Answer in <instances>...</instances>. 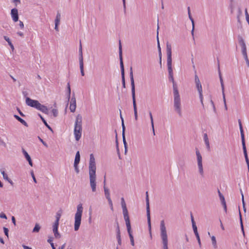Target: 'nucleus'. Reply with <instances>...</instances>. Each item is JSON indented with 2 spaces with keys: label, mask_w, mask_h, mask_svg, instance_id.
Returning a JSON list of instances; mask_svg holds the SVG:
<instances>
[{
  "label": "nucleus",
  "mask_w": 249,
  "mask_h": 249,
  "mask_svg": "<svg viewBox=\"0 0 249 249\" xmlns=\"http://www.w3.org/2000/svg\"><path fill=\"white\" fill-rule=\"evenodd\" d=\"M79 66H84L83 54L79 55Z\"/></svg>",
  "instance_id": "obj_37"
},
{
  "label": "nucleus",
  "mask_w": 249,
  "mask_h": 249,
  "mask_svg": "<svg viewBox=\"0 0 249 249\" xmlns=\"http://www.w3.org/2000/svg\"><path fill=\"white\" fill-rule=\"evenodd\" d=\"M166 52H167V65L169 74H173L172 67V47L171 45L167 42L166 43Z\"/></svg>",
  "instance_id": "obj_7"
},
{
  "label": "nucleus",
  "mask_w": 249,
  "mask_h": 249,
  "mask_svg": "<svg viewBox=\"0 0 249 249\" xmlns=\"http://www.w3.org/2000/svg\"><path fill=\"white\" fill-rule=\"evenodd\" d=\"M81 74L82 76H84L85 73L84 71V66H80Z\"/></svg>",
  "instance_id": "obj_55"
},
{
  "label": "nucleus",
  "mask_w": 249,
  "mask_h": 249,
  "mask_svg": "<svg viewBox=\"0 0 249 249\" xmlns=\"http://www.w3.org/2000/svg\"><path fill=\"white\" fill-rule=\"evenodd\" d=\"M11 15L12 19L14 22H17L18 20V11L16 8H13L11 10Z\"/></svg>",
  "instance_id": "obj_18"
},
{
  "label": "nucleus",
  "mask_w": 249,
  "mask_h": 249,
  "mask_svg": "<svg viewBox=\"0 0 249 249\" xmlns=\"http://www.w3.org/2000/svg\"><path fill=\"white\" fill-rule=\"evenodd\" d=\"M242 146H243V152H244V156H245V159H246V162H247V164H249V159H248V157L247 151V149H246V147L245 142L242 143Z\"/></svg>",
  "instance_id": "obj_24"
},
{
  "label": "nucleus",
  "mask_w": 249,
  "mask_h": 249,
  "mask_svg": "<svg viewBox=\"0 0 249 249\" xmlns=\"http://www.w3.org/2000/svg\"><path fill=\"white\" fill-rule=\"evenodd\" d=\"M40 229V226L37 223H36L35 225V227L34 228L33 230V232H39V230Z\"/></svg>",
  "instance_id": "obj_31"
},
{
  "label": "nucleus",
  "mask_w": 249,
  "mask_h": 249,
  "mask_svg": "<svg viewBox=\"0 0 249 249\" xmlns=\"http://www.w3.org/2000/svg\"><path fill=\"white\" fill-rule=\"evenodd\" d=\"M196 155L197 157L198 167L199 168V171H203V167L202 163V157L198 150H196Z\"/></svg>",
  "instance_id": "obj_15"
},
{
  "label": "nucleus",
  "mask_w": 249,
  "mask_h": 249,
  "mask_svg": "<svg viewBox=\"0 0 249 249\" xmlns=\"http://www.w3.org/2000/svg\"><path fill=\"white\" fill-rule=\"evenodd\" d=\"M129 76H130V81H131V93H132V100H133V108H134V116H135V120H137L138 113H137V105H136V98H135V83H134V80L133 74V69H132V67H131L130 68Z\"/></svg>",
  "instance_id": "obj_3"
},
{
  "label": "nucleus",
  "mask_w": 249,
  "mask_h": 249,
  "mask_svg": "<svg viewBox=\"0 0 249 249\" xmlns=\"http://www.w3.org/2000/svg\"><path fill=\"white\" fill-rule=\"evenodd\" d=\"M195 80L196 85V87L197 89V90L199 92V98L202 106H203V95H202V86L198 78V76L196 74V71H195Z\"/></svg>",
  "instance_id": "obj_10"
},
{
  "label": "nucleus",
  "mask_w": 249,
  "mask_h": 249,
  "mask_svg": "<svg viewBox=\"0 0 249 249\" xmlns=\"http://www.w3.org/2000/svg\"><path fill=\"white\" fill-rule=\"evenodd\" d=\"M195 235H196V239H197V240L199 246L200 248H201V243L200 239V237H199V234H196Z\"/></svg>",
  "instance_id": "obj_41"
},
{
  "label": "nucleus",
  "mask_w": 249,
  "mask_h": 249,
  "mask_svg": "<svg viewBox=\"0 0 249 249\" xmlns=\"http://www.w3.org/2000/svg\"><path fill=\"white\" fill-rule=\"evenodd\" d=\"M146 215L147 218V223L148 225V229L151 233V219H150V206H149V201L148 198V192H146Z\"/></svg>",
  "instance_id": "obj_9"
},
{
  "label": "nucleus",
  "mask_w": 249,
  "mask_h": 249,
  "mask_svg": "<svg viewBox=\"0 0 249 249\" xmlns=\"http://www.w3.org/2000/svg\"><path fill=\"white\" fill-rule=\"evenodd\" d=\"M80 155L79 151H77L76 153L75 160H74V166L75 168V170L76 171H78L77 166L78 164L80 162Z\"/></svg>",
  "instance_id": "obj_20"
},
{
  "label": "nucleus",
  "mask_w": 249,
  "mask_h": 249,
  "mask_svg": "<svg viewBox=\"0 0 249 249\" xmlns=\"http://www.w3.org/2000/svg\"><path fill=\"white\" fill-rule=\"evenodd\" d=\"M107 199L108 200V203H109V205H112V200L110 198V197H107Z\"/></svg>",
  "instance_id": "obj_61"
},
{
  "label": "nucleus",
  "mask_w": 249,
  "mask_h": 249,
  "mask_svg": "<svg viewBox=\"0 0 249 249\" xmlns=\"http://www.w3.org/2000/svg\"><path fill=\"white\" fill-rule=\"evenodd\" d=\"M160 231L162 249H168L167 231L163 220H161L160 223Z\"/></svg>",
  "instance_id": "obj_5"
},
{
  "label": "nucleus",
  "mask_w": 249,
  "mask_h": 249,
  "mask_svg": "<svg viewBox=\"0 0 249 249\" xmlns=\"http://www.w3.org/2000/svg\"><path fill=\"white\" fill-rule=\"evenodd\" d=\"M38 115L40 117V119H41V120L42 121L43 123H44V124L45 125V126L49 129L51 131H53V129L52 128V127L47 124V122L46 121V120L44 119V118L41 116V114H38Z\"/></svg>",
  "instance_id": "obj_27"
},
{
  "label": "nucleus",
  "mask_w": 249,
  "mask_h": 249,
  "mask_svg": "<svg viewBox=\"0 0 249 249\" xmlns=\"http://www.w3.org/2000/svg\"><path fill=\"white\" fill-rule=\"evenodd\" d=\"M89 173L90 186L91 188L92 191L93 192H95L96 190V172H89Z\"/></svg>",
  "instance_id": "obj_11"
},
{
  "label": "nucleus",
  "mask_w": 249,
  "mask_h": 249,
  "mask_svg": "<svg viewBox=\"0 0 249 249\" xmlns=\"http://www.w3.org/2000/svg\"><path fill=\"white\" fill-rule=\"evenodd\" d=\"M14 117L24 126L26 127L28 126L27 123L23 119L19 117L18 115H14Z\"/></svg>",
  "instance_id": "obj_25"
},
{
  "label": "nucleus",
  "mask_w": 249,
  "mask_h": 249,
  "mask_svg": "<svg viewBox=\"0 0 249 249\" xmlns=\"http://www.w3.org/2000/svg\"><path fill=\"white\" fill-rule=\"evenodd\" d=\"M218 195L221 201L225 200L223 195L221 193L219 190L218 191Z\"/></svg>",
  "instance_id": "obj_42"
},
{
  "label": "nucleus",
  "mask_w": 249,
  "mask_h": 249,
  "mask_svg": "<svg viewBox=\"0 0 249 249\" xmlns=\"http://www.w3.org/2000/svg\"><path fill=\"white\" fill-rule=\"evenodd\" d=\"M240 193H241V196H242V202L243 206H245V201H244V195L243 194V192L241 189H240Z\"/></svg>",
  "instance_id": "obj_50"
},
{
  "label": "nucleus",
  "mask_w": 249,
  "mask_h": 249,
  "mask_svg": "<svg viewBox=\"0 0 249 249\" xmlns=\"http://www.w3.org/2000/svg\"><path fill=\"white\" fill-rule=\"evenodd\" d=\"M169 80L173 83L174 108L175 111L179 117H182L181 99L178 89L177 85L174 79L173 74H169Z\"/></svg>",
  "instance_id": "obj_1"
},
{
  "label": "nucleus",
  "mask_w": 249,
  "mask_h": 249,
  "mask_svg": "<svg viewBox=\"0 0 249 249\" xmlns=\"http://www.w3.org/2000/svg\"><path fill=\"white\" fill-rule=\"evenodd\" d=\"M3 38L8 42L9 45H10L11 43H12L10 38L8 37H7V36H4Z\"/></svg>",
  "instance_id": "obj_53"
},
{
  "label": "nucleus",
  "mask_w": 249,
  "mask_h": 249,
  "mask_svg": "<svg viewBox=\"0 0 249 249\" xmlns=\"http://www.w3.org/2000/svg\"><path fill=\"white\" fill-rule=\"evenodd\" d=\"M121 205L123 209V213L124 220L126 221L129 220L128 211L126 208L125 202L124 201V199L123 197L121 198Z\"/></svg>",
  "instance_id": "obj_13"
},
{
  "label": "nucleus",
  "mask_w": 249,
  "mask_h": 249,
  "mask_svg": "<svg viewBox=\"0 0 249 249\" xmlns=\"http://www.w3.org/2000/svg\"><path fill=\"white\" fill-rule=\"evenodd\" d=\"M59 24H57V23H55V27H54V29L56 31H59V29H58V25H59Z\"/></svg>",
  "instance_id": "obj_62"
},
{
  "label": "nucleus",
  "mask_w": 249,
  "mask_h": 249,
  "mask_svg": "<svg viewBox=\"0 0 249 249\" xmlns=\"http://www.w3.org/2000/svg\"><path fill=\"white\" fill-rule=\"evenodd\" d=\"M89 171H96L95 160L93 154H90V159L89 162Z\"/></svg>",
  "instance_id": "obj_14"
},
{
  "label": "nucleus",
  "mask_w": 249,
  "mask_h": 249,
  "mask_svg": "<svg viewBox=\"0 0 249 249\" xmlns=\"http://www.w3.org/2000/svg\"><path fill=\"white\" fill-rule=\"evenodd\" d=\"M187 10H188V16H189V18L190 19V20L191 21V22L192 23L193 28H192V30L191 31V35L193 36V39L194 40V39H195V38H194L195 22H194V19L192 18L191 14L190 7H188Z\"/></svg>",
  "instance_id": "obj_16"
},
{
  "label": "nucleus",
  "mask_w": 249,
  "mask_h": 249,
  "mask_svg": "<svg viewBox=\"0 0 249 249\" xmlns=\"http://www.w3.org/2000/svg\"><path fill=\"white\" fill-rule=\"evenodd\" d=\"M191 221H192V225L196 224V223H195L194 219V217L192 214H191Z\"/></svg>",
  "instance_id": "obj_63"
},
{
  "label": "nucleus",
  "mask_w": 249,
  "mask_h": 249,
  "mask_svg": "<svg viewBox=\"0 0 249 249\" xmlns=\"http://www.w3.org/2000/svg\"><path fill=\"white\" fill-rule=\"evenodd\" d=\"M19 26L21 29L24 28V24L22 21H21L20 20L19 21Z\"/></svg>",
  "instance_id": "obj_60"
},
{
  "label": "nucleus",
  "mask_w": 249,
  "mask_h": 249,
  "mask_svg": "<svg viewBox=\"0 0 249 249\" xmlns=\"http://www.w3.org/2000/svg\"><path fill=\"white\" fill-rule=\"evenodd\" d=\"M3 231H4L5 235L7 237V238H8L9 237V235H8L9 230H8V228H7L6 227H4Z\"/></svg>",
  "instance_id": "obj_48"
},
{
  "label": "nucleus",
  "mask_w": 249,
  "mask_h": 249,
  "mask_svg": "<svg viewBox=\"0 0 249 249\" xmlns=\"http://www.w3.org/2000/svg\"><path fill=\"white\" fill-rule=\"evenodd\" d=\"M243 57L246 61L248 67H249V60L248 57V54H246V55H243Z\"/></svg>",
  "instance_id": "obj_46"
},
{
  "label": "nucleus",
  "mask_w": 249,
  "mask_h": 249,
  "mask_svg": "<svg viewBox=\"0 0 249 249\" xmlns=\"http://www.w3.org/2000/svg\"><path fill=\"white\" fill-rule=\"evenodd\" d=\"M25 102L27 106L35 108L45 114H48L49 110L47 107L41 104L37 100L26 97Z\"/></svg>",
  "instance_id": "obj_2"
},
{
  "label": "nucleus",
  "mask_w": 249,
  "mask_h": 249,
  "mask_svg": "<svg viewBox=\"0 0 249 249\" xmlns=\"http://www.w3.org/2000/svg\"><path fill=\"white\" fill-rule=\"evenodd\" d=\"M122 137H123V143L124 144V148H125L124 153L125 154L127 152V143H126V142L125 140V135L122 136Z\"/></svg>",
  "instance_id": "obj_34"
},
{
  "label": "nucleus",
  "mask_w": 249,
  "mask_h": 249,
  "mask_svg": "<svg viewBox=\"0 0 249 249\" xmlns=\"http://www.w3.org/2000/svg\"><path fill=\"white\" fill-rule=\"evenodd\" d=\"M52 111V113L53 114V116L54 117H56L57 116V115H58V111H57V109H53Z\"/></svg>",
  "instance_id": "obj_47"
},
{
  "label": "nucleus",
  "mask_w": 249,
  "mask_h": 249,
  "mask_svg": "<svg viewBox=\"0 0 249 249\" xmlns=\"http://www.w3.org/2000/svg\"><path fill=\"white\" fill-rule=\"evenodd\" d=\"M83 208L81 203L77 206V211L74 216V230L77 231L79 230L83 213Z\"/></svg>",
  "instance_id": "obj_6"
},
{
  "label": "nucleus",
  "mask_w": 249,
  "mask_h": 249,
  "mask_svg": "<svg viewBox=\"0 0 249 249\" xmlns=\"http://www.w3.org/2000/svg\"><path fill=\"white\" fill-rule=\"evenodd\" d=\"M192 227H193V229L194 232L195 233V234L196 235V234H198V231H197V227H196V224L192 225Z\"/></svg>",
  "instance_id": "obj_40"
},
{
  "label": "nucleus",
  "mask_w": 249,
  "mask_h": 249,
  "mask_svg": "<svg viewBox=\"0 0 249 249\" xmlns=\"http://www.w3.org/2000/svg\"><path fill=\"white\" fill-rule=\"evenodd\" d=\"M3 176L4 179L7 181L12 186L14 185V183L10 178L9 175L7 174V172H1Z\"/></svg>",
  "instance_id": "obj_22"
},
{
  "label": "nucleus",
  "mask_w": 249,
  "mask_h": 249,
  "mask_svg": "<svg viewBox=\"0 0 249 249\" xmlns=\"http://www.w3.org/2000/svg\"><path fill=\"white\" fill-rule=\"evenodd\" d=\"M239 215H240V222L241 230H242V231L243 232V233L244 235H245V232H244V227H243V222H242V216H241V213H240V211H239Z\"/></svg>",
  "instance_id": "obj_36"
},
{
  "label": "nucleus",
  "mask_w": 249,
  "mask_h": 249,
  "mask_svg": "<svg viewBox=\"0 0 249 249\" xmlns=\"http://www.w3.org/2000/svg\"><path fill=\"white\" fill-rule=\"evenodd\" d=\"M149 117H150V119L151 126H152V127H153L154 121H153V116H152V113L151 111H149Z\"/></svg>",
  "instance_id": "obj_39"
},
{
  "label": "nucleus",
  "mask_w": 249,
  "mask_h": 249,
  "mask_svg": "<svg viewBox=\"0 0 249 249\" xmlns=\"http://www.w3.org/2000/svg\"><path fill=\"white\" fill-rule=\"evenodd\" d=\"M105 179L104 180V189L105 191V194L106 198L110 197V194L109 192V189L105 187Z\"/></svg>",
  "instance_id": "obj_28"
},
{
  "label": "nucleus",
  "mask_w": 249,
  "mask_h": 249,
  "mask_svg": "<svg viewBox=\"0 0 249 249\" xmlns=\"http://www.w3.org/2000/svg\"><path fill=\"white\" fill-rule=\"evenodd\" d=\"M0 145H2V146H4V147H6V144L5 142L0 138Z\"/></svg>",
  "instance_id": "obj_54"
},
{
  "label": "nucleus",
  "mask_w": 249,
  "mask_h": 249,
  "mask_svg": "<svg viewBox=\"0 0 249 249\" xmlns=\"http://www.w3.org/2000/svg\"><path fill=\"white\" fill-rule=\"evenodd\" d=\"M218 73H219V76L220 83H223V79H222V75H221V72H220V68H219V64H218Z\"/></svg>",
  "instance_id": "obj_44"
},
{
  "label": "nucleus",
  "mask_w": 249,
  "mask_h": 249,
  "mask_svg": "<svg viewBox=\"0 0 249 249\" xmlns=\"http://www.w3.org/2000/svg\"><path fill=\"white\" fill-rule=\"evenodd\" d=\"M76 107V99L74 97V95L72 97L71 99V101L70 103V109L71 112H74L75 111Z\"/></svg>",
  "instance_id": "obj_19"
},
{
  "label": "nucleus",
  "mask_w": 249,
  "mask_h": 249,
  "mask_svg": "<svg viewBox=\"0 0 249 249\" xmlns=\"http://www.w3.org/2000/svg\"><path fill=\"white\" fill-rule=\"evenodd\" d=\"M39 141L42 142V143L46 147H48V145L46 143V142H45L40 137H39V136L38 137Z\"/></svg>",
  "instance_id": "obj_51"
},
{
  "label": "nucleus",
  "mask_w": 249,
  "mask_h": 249,
  "mask_svg": "<svg viewBox=\"0 0 249 249\" xmlns=\"http://www.w3.org/2000/svg\"><path fill=\"white\" fill-rule=\"evenodd\" d=\"M31 176H32V177L34 180V181L36 183H37V181H36V177H35V176L34 174V172H31Z\"/></svg>",
  "instance_id": "obj_59"
},
{
  "label": "nucleus",
  "mask_w": 249,
  "mask_h": 249,
  "mask_svg": "<svg viewBox=\"0 0 249 249\" xmlns=\"http://www.w3.org/2000/svg\"><path fill=\"white\" fill-rule=\"evenodd\" d=\"M238 42L241 47L242 53L243 55L247 54V48L245 42L243 38L240 36H238Z\"/></svg>",
  "instance_id": "obj_12"
},
{
  "label": "nucleus",
  "mask_w": 249,
  "mask_h": 249,
  "mask_svg": "<svg viewBox=\"0 0 249 249\" xmlns=\"http://www.w3.org/2000/svg\"><path fill=\"white\" fill-rule=\"evenodd\" d=\"M83 54L82 53V44L81 43V41L80 42V45H79V55Z\"/></svg>",
  "instance_id": "obj_52"
},
{
  "label": "nucleus",
  "mask_w": 249,
  "mask_h": 249,
  "mask_svg": "<svg viewBox=\"0 0 249 249\" xmlns=\"http://www.w3.org/2000/svg\"><path fill=\"white\" fill-rule=\"evenodd\" d=\"M211 240L212 242V245L214 249H216L217 248V243L216 238L214 236H212L211 237Z\"/></svg>",
  "instance_id": "obj_29"
},
{
  "label": "nucleus",
  "mask_w": 249,
  "mask_h": 249,
  "mask_svg": "<svg viewBox=\"0 0 249 249\" xmlns=\"http://www.w3.org/2000/svg\"><path fill=\"white\" fill-rule=\"evenodd\" d=\"M159 29V25H158L157 33V42H158V52H161V48L160 47V42H159V31H158Z\"/></svg>",
  "instance_id": "obj_30"
},
{
  "label": "nucleus",
  "mask_w": 249,
  "mask_h": 249,
  "mask_svg": "<svg viewBox=\"0 0 249 249\" xmlns=\"http://www.w3.org/2000/svg\"><path fill=\"white\" fill-rule=\"evenodd\" d=\"M60 18H61L60 13L58 12L57 15H56V18H55V23H57V24H59L60 23Z\"/></svg>",
  "instance_id": "obj_35"
},
{
  "label": "nucleus",
  "mask_w": 249,
  "mask_h": 249,
  "mask_svg": "<svg viewBox=\"0 0 249 249\" xmlns=\"http://www.w3.org/2000/svg\"><path fill=\"white\" fill-rule=\"evenodd\" d=\"M238 14L237 16V19H238V21H239V20H240L239 17L242 14V12L241 9L240 8H238Z\"/></svg>",
  "instance_id": "obj_45"
},
{
  "label": "nucleus",
  "mask_w": 249,
  "mask_h": 249,
  "mask_svg": "<svg viewBox=\"0 0 249 249\" xmlns=\"http://www.w3.org/2000/svg\"><path fill=\"white\" fill-rule=\"evenodd\" d=\"M22 247L24 249H32L31 248H30L28 246H25L24 245H22Z\"/></svg>",
  "instance_id": "obj_64"
},
{
  "label": "nucleus",
  "mask_w": 249,
  "mask_h": 249,
  "mask_svg": "<svg viewBox=\"0 0 249 249\" xmlns=\"http://www.w3.org/2000/svg\"><path fill=\"white\" fill-rule=\"evenodd\" d=\"M204 140L205 142H207V141H209L208 136L206 133L204 134Z\"/></svg>",
  "instance_id": "obj_58"
},
{
  "label": "nucleus",
  "mask_w": 249,
  "mask_h": 249,
  "mask_svg": "<svg viewBox=\"0 0 249 249\" xmlns=\"http://www.w3.org/2000/svg\"><path fill=\"white\" fill-rule=\"evenodd\" d=\"M0 217L4 219H7V216L5 213H0Z\"/></svg>",
  "instance_id": "obj_56"
},
{
  "label": "nucleus",
  "mask_w": 249,
  "mask_h": 249,
  "mask_svg": "<svg viewBox=\"0 0 249 249\" xmlns=\"http://www.w3.org/2000/svg\"><path fill=\"white\" fill-rule=\"evenodd\" d=\"M61 214L60 213H59L58 212L57 213L56 215V220L54 223H59V221L60 218L61 217Z\"/></svg>",
  "instance_id": "obj_38"
},
{
  "label": "nucleus",
  "mask_w": 249,
  "mask_h": 249,
  "mask_svg": "<svg viewBox=\"0 0 249 249\" xmlns=\"http://www.w3.org/2000/svg\"><path fill=\"white\" fill-rule=\"evenodd\" d=\"M54 236H55V237L56 238H59L61 237V235L59 234V233L58 232V231L57 232L54 233Z\"/></svg>",
  "instance_id": "obj_57"
},
{
  "label": "nucleus",
  "mask_w": 249,
  "mask_h": 249,
  "mask_svg": "<svg viewBox=\"0 0 249 249\" xmlns=\"http://www.w3.org/2000/svg\"><path fill=\"white\" fill-rule=\"evenodd\" d=\"M119 59H120V68H121V71L122 85H123V87L124 88H125L124 69L123 61L122 49L121 40L119 41Z\"/></svg>",
  "instance_id": "obj_8"
},
{
  "label": "nucleus",
  "mask_w": 249,
  "mask_h": 249,
  "mask_svg": "<svg viewBox=\"0 0 249 249\" xmlns=\"http://www.w3.org/2000/svg\"><path fill=\"white\" fill-rule=\"evenodd\" d=\"M82 117L80 114L76 116L74 124V135L75 140L78 141L81 137L82 131Z\"/></svg>",
  "instance_id": "obj_4"
},
{
  "label": "nucleus",
  "mask_w": 249,
  "mask_h": 249,
  "mask_svg": "<svg viewBox=\"0 0 249 249\" xmlns=\"http://www.w3.org/2000/svg\"><path fill=\"white\" fill-rule=\"evenodd\" d=\"M59 223H54L53 224V233L58 232V227Z\"/></svg>",
  "instance_id": "obj_32"
},
{
  "label": "nucleus",
  "mask_w": 249,
  "mask_h": 249,
  "mask_svg": "<svg viewBox=\"0 0 249 249\" xmlns=\"http://www.w3.org/2000/svg\"><path fill=\"white\" fill-rule=\"evenodd\" d=\"M22 153H23V155H24L25 158L28 161L29 164L31 166H32V160H31V158L30 155L28 154L27 151H25V150L24 149L22 148Z\"/></svg>",
  "instance_id": "obj_23"
},
{
  "label": "nucleus",
  "mask_w": 249,
  "mask_h": 249,
  "mask_svg": "<svg viewBox=\"0 0 249 249\" xmlns=\"http://www.w3.org/2000/svg\"><path fill=\"white\" fill-rule=\"evenodd\" d=\"M240 193H241V196H242V202L243 206H245V201H244V195L243 194V192L241 189H240Z\"/></svg>",
  "instance_id": "obj_49"
},
{
  "label": "nucleus",
  "mask_w": 249,
  "mask_h": 249,
  "mask_svg": "<svg viewBox=\"0 0 249 249\" xmlns=\"http://www.w3.org/2000/svg\"><path fill=\"white\" fill-rule=\"evenodd\" d=\"M67 90H68V94H67V97L68 100H70L71 97V87H70V83H68L67 84Z\"/></svg>",
  "instance_id": "obj_33"
},
{
  "label": "nucleus",
  "mask_w": 249,
  "mask_h": 249,
  "mask_svg": "<svg viewBox=\"0 0 249 249\" xmlns=\"http://www.w3.org/2000/svg\"><path fill=\"white\" fill-rule=\"evenodd\" d=\"M122 136L125 135V127L124 124V122L123 121V123H122Z\"/></svg>",
  "instance_id": "obj_43"
},
{
  "label": "nucleus",
  "mask_w": 249,
  "mask_h": 249,
  "mask_svg": "<svg viewBox=\"0 0 249 249\" xmlns=\"http://www.w3.org/2000/svg\"><path fill=\"white\" fill-rule=\"evenodd\" d=\"M238 123H239V127H240V133H241L242 143H244V142H245V136H244L243 127H242V124H241V121L240 120H238Z\"/></svg>",
  "instance_id": "obj_21"
},
{
  "label": "nucleus",
  "mask_w": 249,
  "mask_h": 249,
  "mask_svg": "<svg viewBox=\"0 0 249 249\" xmlns=\"http://www.w3.org/2000/svg\"><path fill=\"white\" fill-rule=\"evenodd\" d=\"M125 221V224H126V228H127V232H128V233L129 234V236L130 238V240H134V237H133V236L132 233L130 220H126Z\"/></svg>",
  "instance_id": "obj_17"
},
{
  "label": "nucleus",
  "mask_w": 249,
  "mask_h": 249,
  "mask_svg": "<svg viewBox=\"0 0 249 249\" xmlns=\"http://www.w3.org/2000/svg\"><path fill=\"white\" fill-rule=\"evenodd\" d=\"M117 238L118 240V244L119 245H121L122 242H121V234H120V231L119 229V225L117 226Z\"/></svg>",
  "instance_id": "obj_26"
}]
</instances>
